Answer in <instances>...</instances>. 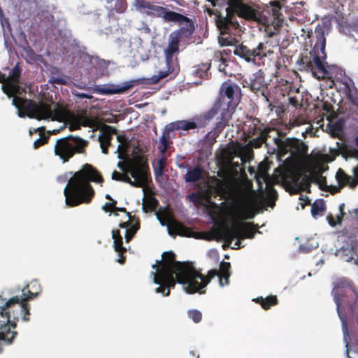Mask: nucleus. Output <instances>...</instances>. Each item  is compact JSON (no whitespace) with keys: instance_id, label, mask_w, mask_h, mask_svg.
Instances as JSON below:
<instances>
[{"instance_id":"obj_1","label":"nucleus","mask_w":358,"mask_h":358,"mask_svg":"<svg viewBox=\"0 0 358 358\" xmlns=\"http://www.w3.org/2000/svg\"><path fill=\"white\" fill-rule=\"evenodd\" d=\"M21 69L17 64L9 73L8 77L0 71L1 89L8 98L13 97L12 104L17 109L18 116L36 119L64 122L70 117L69 110L59 103L52 101L50 104L34 101L17 96L20 94L19 86Z\"/></svg>"},{"instance_id":"obj_2","label":"nucleus","mask_w":358,"mask_h":358,"mask_svg":"<svg viewBox=\"0 0 358 358\" xmlns=\"http://www.w3.org/2000/svg\"><path fill=\"white\" fill-rule=\"evenodd\" d=\"M41 292L36 280L24 286L22 294L11 297L8 300L0 296V352L3 344L10 345L13 342L17 332V322L20 318L24 322L30 320V305L27 301L32 300Z\"/></svg>"},{"instance_id":"obj_3","label":"nucleus","mask_w":358,"mask_h":358,"mask_svg":"<svg viewBox=\"0 0 358 358\" xmlns=\"http://www.w3.org/2000/svg\"><path fill=\"white\" fill-rule=\"evenodd\" d=\"M103 181L101 174L94 167L89 164H84L68 180L64 189L66 205L75 207L83 203H90L95 194L90 182L102 184Z\"/></svg>"},{"instance_id":"obj_4","label":"nucleus","mask_w":358,"mask_h":358,"mask_svg":"<svg viewBox=\"0 0 358 358\" xmlns=\"http://www.w3.org/2000/svg\"><path fill=\"white\" fill-rule=\"evenodd\" d=\"M311 42H314L312 50H305L297 61L299 70L311 73L317 80L331 77V70L336 66L329 65L327 62L326 37L323 27H316Z\"/></svg>"},{"instance_id":"obj_5","label":"nucleus","mask_w":358,"mask_h":358,"mask_svg":"<svg viewBox=\"0 0 358 358\" xmlns=\"http://www.w3.org/2000/svg\"><path fill=\"white\" fill-rule=\"evenodd\" d=\"M162 257L164 260L159 271L158 273L152 272L151 275H153L154 283L159 285L155 292L167 296L176 282L183 285L187 280V275L193 271L190 267L192 263L176 261L175 254L171 251L164 252Z\"/></svg>"},{"instance_id":"obj_6","label":"nucleus","mask_w":358,"mask_h":358,"mask_svg":"<svg viewBox=\"0 0 358 358\" xmlns=\"http://www.w3.org/2000/svg\"><path fill=\"white\" fill-rule=\"evenodd\" d=\"M331 294L336 304V310L342 323L345 337L349 336L348 326L352 322L358 324V295L345 280L337 281Z\"/></svg>"},{"instance_id":"obj_7","label":"nucleus","mask_w":358,"mask_h":358,"mask_svg":"<svg viewBox=\"0 0 358 358\" xmlns=\"http://www.w3.org/2000/svg\"><path fill=\"white\" fill-rule=\"evenodd\" d=\"M241 95L240 87L230 80L224 82L220 87V94L212 107L196 116L204 127H207L211 120L218 114L231 119L236 108L239 103Z\"/></svg>"},{"instance_id":"obj_8","label":"nucleus","mask_w":358,"mask_h":358,"mask_svg":"<svg viewBox=\"0 0 358 358\" xmlns=\"http://www.w3.org/2000/svg\"><path fill=\"white\" fill-rule=\"evenodd\" d=\"M236 215L240 220H250L257 214V196L249 187L238 185L231 192Z\"/></svg>"},{"instance_id":"obj_9","label":"nucleus","mask_w":358,"mask_h":358,"mask_svg":"<svg viewBox=\"0 0 358 358\" xmlns=\"http://www.w3.org/2000/svg\"><path fill=\"white\" fill-rule=\"evenodd\" d=\"M117 166L124 173L121 181L136 187H141L147 182L148 166L142 157H136L127 164L120 162Z\"/></svg>"},{"instance_id":"obj_10","label":"nucleus","mask_w":358,"mask_h":358,"mask_svg":"<svg viewBox=\"0 0 358 358\" xmlns=\"http://www.w3.org/2000/svg\"><path fill=\"white\" fill-rule=\"evenodd\" d=\"M204 128V126L199 120L196 115L188 120H178L169 123V124L166 125L164 129L163 130L162 135L159 138L158 150L162 155L166 153L169 148L170 144L172 143L171 138H173V136L171 135V133L174 131H189L195 129H197L198 131H199L200 129Z\"/></svg>"},{"instance_id":"obj_11","label":"nucleus","mask_w":358,"mask_h":358,"mask_svg":"<svg viewBox=\"0 0 358 358\" xmlns=\"http://www.w3.org/2000/svg\"><path fill=\"white\" fill-rule=\"evenodd\" d=\"M88 141L79 136L69 135L58 139L55 145V154L66 163L76 154H83Z\"/></svg>"},{"instance_id":"obj_12","label":"nucleus","mask_w":358,"mask_h":358,"mask_svg":"<svg viewBox=\"0 0 358 358\" xmlns=\"http://www.w3.org/2000/svg\"><path fill=\"white\" fill-rule=\"evenodd\" d=\"M139 12L145 14L152 18H161L164 22L171 23V21L179 17L178 11H183V9L176 7L173 5H159L155 1L145 0L136 8Z\"/></svg>"},{"instance_id":"obj_13","label":"nucleus","mask_w":358,"mask_h":358,"mask_svg":"<svg viewBox=\"0 0 358 358\" xmlns=\"http://www.w3.org/2000/svg\"><path fill=\"white\" fill-rule=\"evenodd\" d=\"M178 39H176L170 36L168 46L164 50L166 59V69L159 71L158 78L156 81L166 78L167 76L173 74L177 75L179 70V63L178 60V55L179 54V45Z\"/></svg>"},{"instance_id":"obj_14","label":"nucleus","mask_w":358,"mask_h":358,"mask_svg":"<svg viewBox=\"0 0 358 358\" xmlns=\"http://www.w3.org/2000/svg\"><path fill=\"white\" fill-rule=\"evenodd\" d=\"M192 269L189 274L187 275V280L183 283L184 289L188 294H194L199 292L203 294L205 291H201L216 275L219 276V273L215 269L210 270L208 275L205 276L201 273L197 271L192 263L190 266Z\"/></svg>"},{"instance_id":"obj_15","label":"nucleus","mask_w":358,"mask_h":358,"mask_svg":"<svg viewBox=\"0 0 358 358\" xmlns=\"http://www.w3.org/2000/svg\"><path fill=\"white\" fill-rule=\"evenodd\" d=\"M273 51L267 49L264 43H259L256 48H250L243 43L235 45L234 54L247 62L259 65L263 58L272 54Z\"/></svg>"},{"instance_id":"obj_16","label":"nucleus","mask_w":358,"mask_h":358,"mask_svg":"<svg viewBox=\"0 0 358 358\" xmlns=\"http://www.w3.org/2000/svg\"><path fill=\"white\" fill-rule=\"evenodd\" d=\"M182 13H184V10L178 11L177 15L179 16V17L174 19L173 21H171V23L178 24L180 27L177 30L173 31L170 35L171 36L178 39V41L180 42L190 38L193 35L195 29L193 20L183 15Z\"/></svg>"},{"instance_id":"obj_17","label":"nucleus","mask_w":358,"mask_h":358,"mask_svg":"<svg viewBox=\"0 0 358 358\" xmlns=\"http://www.w3.org/2000/svg\"><path fill=\"white\" fill-rule=\"evenodd\" d=\"M278 148L283 152H290L292 155H303L308 152V146L304 142L295 138H287L282 140L278 136L273 138Z\"/></svg>"},{"instance_id":"obj_18","label":"nucleus","mask_w":358,"mask_h":358,"mask_svg":"<svg viewBox=\"0 0 358 358\" xmlns=\"http://www.w3.org/2000/svg\"><path fill=\"white\" fill-rule=\"evenodd\" d=\"M242 85L243 87L249 88L255 94H260L265 98L266 101L269 102L268 95L266 94L268 83L265 81V74L263 71L259 70L248 80L244 79Z\"/></svg>"},{"instance_id":"obj_19","label":"nucleus","mask_w":358,"mask_h":358,"mask_svg":"<svg viewBox=\"0 0 358 358\" xmlns=\"http://www.w3.org/2000/svg\"><path fill=\"white\" fill-rule=\"evenodd\" d=\"M242 1L243 0H228L229 9H233L235 13L240 17L248 20L257 21L260 16L258 10L243 3Z\"/></svg>"},{"instance_id":"obj_20","label":"nucleus","mask_w":358,"mask_h":358,"mask_svg":"<svg viewBox=\"0 0 358 358\" xmlns=\"http://www.w3.org/2000/svg\"><path fill=\"white\" fill-rule=\"evenodd\" d=\"M343 233L348 240L345 239L344 241L346 242V245H343L341 248V251L348 256L346 261L350 262L354 259L356 253L358 245V228L345 229Z\"/></svg>"},{"instance_id":"obj_21","label":"nucleus","mask_w":358,"mask_h":358,"mask_svg":"<svg viewBox=\"0 0 358 358\" xmlns=\"http://www.w3.org/2000/svg\"><path fill=\"white\" fill-rule=\"evenodd\" d=\"M236 14L233 9H229V5L226 8V16L219 17L217 27L220 29L221 34H229L239 27V23L236 20Z\"/></svg>"},{"instance_id":"obj_22","label":"nucleus","mask_w":358,"mask_h":358,"mask_svg":"<svg viewBox=\"0 0 358 358\" xmlns=\"http://www.w3.org/2000/svg\"><path fill=\"white\" fill-rule=\"evenodd\" d=\"M271 132H277L274 129L266 127L260 131L259 135L252 138L245 145L238 144V148L241 152L249 154L252 152L253 148H259L265 143L268 137H270Z\"/></svg>"},{"instance_id":"obj_23","label":"nucleus","mask_w":358,"mask_h":358,"mask_svg":"<svg viewBox=\"0 0 358 358\" xmlns=\"http://www.w3.org/2000/svg\"><path fill=\"white\" fill-rule=\"evenodd\" d=\"M160 222L162 225L166 224L168 232L171 236H176V235H178L185 237L194 236V232L190 228L185 226L183 224L176 220L167 217L166 223L161 220Z\"/></svg>"},{"instance_id":"obj_24","label":"nucleus","mask_w":358,"mask_h":358,"mask_svg":"<svg viewBox=\"0 0 358 358\" xmlns=\"http://www.w3.org/2000/svg\"><path fill=\"white\" fill-rule=\"evenodd\" d=\"M230 119L227 118L224 115H220L217 117V121L215 124V127L208 131L205 137L204 141L210 145H213L216 142L217 138L222 132L224 129L229 125Z\"/></svg>"},{"instance_id":"obj_25","label":"nucleus","mask_w":358,"mask_h":358,"mask_svg":"<svg viewBox=\"0 0 358 358\" xmlns=\"http://www.w3.org/2000/svg\"><path fill=\"white\" fill-rule=\"evenodd\" d=\"M353 176L347 174L344 170L339 169L336 174V179L341 187L349 186L354 189L358 185V165L353 168Z\"/></svg>"},{"instance_id":"obj_26","label":"nucleus","mask_w":358,"mask_h":358,"mask_svg":"<svg viewBox=\"0 0 358 358\" xmlns=\"http://www.w3.org/2000/svg\"><path fill=\"white\" fill-rule=\"evenodd\" d=\"M241 229L238 227H223L220 229V234L222 236V238L225 242H227L229 244L231 243L234 238H236V241L235 242L236 248H242L241 241L245 239L244 238H241L242 236L241 234Z\"/></svg>"},{"instance_id":"obj_27","label":"nucleus","mask_w":358,"mask_h":358,"mask_svg":"<svg viewBox=\"0 0 358 358\" xmlns=\"http://www.w3.org/2000/svg\"><path fill=\"white\" fill-rule=\"evenodd\" d=\"M345 94L349 102V112L358 116V90L354 85L345 84Z\"/></svg>"},{"instance_id":"obj_28","label":"nucleus","mask_w":358,"mask_h":358,"mask_svg":"<svg viewBox=\"0 0 358 358\" xmlns=\"http://www.w3.org/2000/svg\"><path fill=\"white\" fill-rule=\"evenodd\" d=\"M231 227L241 229V234L242 235V236H240L241 238L252 239L257 232H259L258 224H255L253 222H238Z\"/></svg>"},{"instance_id":"obj_29","label":"nucleus","mask_w":358,"mask_h":358,"mask_svg":"<svg viewBox=\"0 0 358 358\" xmlns=\"http://www.w3.org/2000/svg\"><path fill=\"white\" fill-rule=\"evenodd\" d=\"M204 172V169L200 165H196L193 168H189L185 175V180L187 182L200 181L203 178Z\"/></svg>"},{"instance_id":"obj_30","label":"nucleus","mask_w":358,"mask_h":358,"mask_svg":"<svg viewBox=\"0 0 358 358\" xmlns=\"http://www.w3.org/2000/svg\"><path fill=\"white\" fill-rule=\"evenodd\" d=\"M231 264L229 262H222L220 264L219 278L221 286L227 285L229 283Z\"/></svg>"},{"instance_id":"obj_31","label":"nucleus","mask_w":358,"mask_h":358,"mask_svg":"<svg viewBox=\"0 0 358 358\" xmlns=\"http://www.w3.org/2000/svg\"><path fill=\"white\" fill-rule=\"evenodd\" d=\"M114 4L106 7L109 14L113 15L114 13L122 14L124 13L128 8V2L127 0H114Z\"/></svg>"},{"instance_id":"obj_32","label":"nucleus","mask_w":358,"mask_h":358,"mask_svg":"<svg viewBox=\"0 0 358 358\" xmlns=\"http://www.w3.org/2000/svg\"><path fill=\"white\" fill-rule=\"evenodd\" d=\"M211 66V62H207L205 63H201L198 65H195L194 66V70L192 74L195 77H198L199 78H208V71Z\"/></svg>"},{"instance_id":"obj_33","label":"nucleus","mask_w":358,"mask_h":358,"mask_svg":"<svg viewBox=\"0 0 358 358\" xmlns=\"http://www.w3.org/2000/svg\"><path fill=\"white\" fill-rule=\"evenodd\" d=\"M253 301L260 304L264 310H268L271 306H274L278 303V299L275 295H270L266 298L259 296L254 299Z\"/></svg>"},{"instance_id":"obj_34","label":"nucleus","mask_w":358,"mask_h":358,"mask_svg":"<svg viewBox=\"0 0 358 358\" xmlns=\"http://www.w3.org/2000/svg\"><path fill=\"white\" fill-rule=\"evenodd\" d=\"M260 120L257 117L250 118V124L245 131L248 138H252L255 136L259 135L260 131L263 129L259 127Z\"/></svg>"},{"instance_id":"obj_35","label":"nucleus","mask_w":358,"mask_h":358,"mask_svg":"<svg viewBox=\"0 0 358 358\" xmlns=\"http://www.w3.org/2000/svg\"><path fill=\"white\" fill-rule=\"evenodd\" d=\"M337 145L343 156L358 158V149L345 143H337Z\"/></svg>"},{"instance_id":"obj_36","label":"nucleus","mask_w":358,"mask_h":358,"mask_svg":"<svg viewBox=\"0 0 358 358\" xmlns=\"http://www.w3.org/2000/svg\"><path fill=\"white\" fill-rule=\"evenodd\" d=\"M140 83L139 80H131L125 82L122 86L117 85L115 88L110 90V93L112 94H120L125 92L134 86L138 85Z\"/></svg>"},{"instance_id":"obj_37","label":"nucleus","mask_w":358,"mask_h":358,"mask_svg":"<svg viewBox=\"0 0 358 358\" xmlns=\"http://www.w3.org/2000/svg\"><path fill=\"white\" fill-rule=\"evenodd\" d=\"M112 237L113 239V247L116 252H126V248L123 247L122 237L120 230H113Z\"/></svg>"},{"instance_id":"obj_38","label":"nucleus","mask_w":358,"mask_h":358,"mask_svg":"<svg viewBox=\"0 0 358 358\" xmlns=\"http://www.w3.org/2000/svg\"><path fill=\"white\" fill-rule=\"evenodd\" d=\"M158 205V200L154 196L150 195L144 199L142 208L144 212L148 213L155 210Z\"/></svg>"},{"instance_id":"obj_39","label":"nucleus","mask_w":358,"mask_h":358,"mask_svg":"<svg viewBox=\"0 0 358 358\" xmlns=\"http://www.w3.org/2000/svg\"><path fill=\"white\" fill-rule=\"evenodd\" d=\"M112 138V136H109V134H105L102 131L101 134L98 137L101 151L105 155H107L108 153V148L111 145Z\"/></svg>"},{"instance_id":"obj_40","label":"nucleus","mask_w":358,"mask_h":358,"mask_svg":"<svg viewBox=\"0 0 358 358\" xmlns=\"http://www.w3.org/2000/svg\"><path fill=\"white\" fill-rule=\"evenodd\" d=\"M140 229V222L138 219H136L134 224L131 225L127 230L124 235L127 243L132 240L138 230Z\"/></svg>"},{"instance_id":"obj_41","label":"nucleus","mask_w":358,"mask_h":358,"mask_svg":"<svg viewBox=\"0 0 358 358\" xmlns=\"http://www.w3.org/2000/svg\"><path fill=\"white\" fill-rule=\"evenodd\" d=\"M214 59L221 63L219 64L218 69L220 72L224 73L225 75H228V72L226 69L227 60L222 56V51H215L214 53Z\"/></svg>"},{"instance_id":"obj_42","label":"nucleus","mask_w":358,"mask_h":358,"mask_svg":"<svg viewBox=\"0 0 358 358\" xmlns=\"http://www.w3.org/2000/svg\"><path fill=\"white\" fill-rule=\"evenodd\" d=\"M165 166L166 159L164 157L159 159L157 160L156 166L154 168V172L156 176V178L163 174Z\"/></svg>"},{"instance_id":"obj_43","label":"nucleus","mask_w":358,"mask_h":358,"mask_svg":"<svg viewBox=\"0 0 358 358\" xmlns=\"http://www.w3.org/2000/svg\"><path fill=\"white\" fill-rule=\"evenodd\" d=\"M324 210V203L322 200L319 203L315 201L311 206V214L313 217H316L320 213Z\"/></svg>"},{"instance_id":"obj_44","label":"nucleus","mask_w":358,"mask_h":358,"mask_svg":"<svg viewBox=\"0 0 358 358\" xmlns=\"http://www.w3.org/2000/svg\"><path fill=\"white\" fill-rule=\"evenodd\" d=\"M329 131L332 136L340 138L342 136L343 128L340 123H335L330 125Z\"/></svg>"},{"instance_id":"obj_45","label":"nucleus","mask_w":358,"mask_h":358,"mask_svg":"<svg viewBox=\"0 0 358 358\" xmlns=\"http://www.w3.org/2000/svg\"><path fill=\"white\" fill-rule=\"evenodd\" d=\"M187 315L194 323H199L202 320L201 313L196 309L189 310L187 311Z\"/></svg>"},{"instance_id":"obj_46","label":"nucleus","mask_w":358,"mask_h":358,"mask_svg":"<svg viewBox=\"0 0 358 358\" xmlns=\"http://www.w3.org/2000/svg\"><path fill=\"white\" fill-rule=\"evenodd\" d=\"M117 140L118 142H120V144L118 145L117 152H119L121 150L123 149V146H128L129 145V139L128 137L125 134H117Z\"/></svg>"},{"instance_id":"obj_47","label":"nucleus","mask_w":358,"mask_h":358,"mask_svg":"<svg viewBox=\"0 0 358 358\" xmlns=\"http://www.w3.org/2000/svg\"><path fill=\"white\" fill-rule=\"evenodd\" d=\"M313 182H317L319 185L320 188L322 190L326 189V187H327V180H326L325 177H323L320 174H317V175H314L313 176Z\"/></svg>"},{"instance_id":"obj_48","label":"nucleus","mask_w":358,"mask_h":358,"mask_svg":"<svg viewBox=\"0 0 358 358\" xmlns=\"http://www.w3.org/2000/svg\"><path fill=\"white\" fill-rule=\"evenodd\" d=\"M189 199L194 204L199 205L202 202L203 196L201 192H196L189 195Z\"/></svg>"},{"instance_id":"obj_49","label":"nucleus","mask_w":358,"mask_h":358,"mask_svg":"<svg viewBox=\"0 0 358 358\" xmlns=\"http://www.w3.org/2000/svg\"><path fill=\"white\" fill-rule=\"evenodd\" d=\"M273 7L272 8V13H273L274 19L277 20H280V17L282 16V15L280 11V10L281 8L280 3L275 1V2H273Z\"/></svg>"},{"instance_id":"obj_50","label":"nucleus","mask_w":358,"mask_h":358,"mask_svg":"<svg viewBox=\"0 0 358 358\" xmlns=\"http://www.w3.org/2000/svg\"><path fill=\"white\" fill-rule=\"evenodd\" d=\"M49 139V136H46L45 134L41 136L39 138L36 140L34 142V148L35 149H37L40 148L41 146L46 144L48 143V141Z\"/></svg>"},{"instance_id":"obj_51","label":"nucleus","mask_w":358,"mask_h":358,"mask_svg":"<svg viewBox=\"0 0 358 358\" xmlns=\"http://www.w3.org/2000/svg\"><path fill=\"white\" fill-rule=\"evenodd\" d=\"M311 181L313 182V177H309V176H305L301 179V186L303 187V189H305V190H308L309 192V189L310 187V182H311Z\"/></svg>"},{"instance_id":"obj_52","label":"nucleus","mask_w":358,"mask_h":358,"mask_svg":"<svg viewBox=\"0 0 358 358\" xmlns=\"http://www.w3.org/2000/svg\"><path fill=\"white\" fill-rule=\"evenodd\" d=\"M101 131L105 134H109V136H112L113 134L117 136L118 134L117 129L109 125H104Z\"/></svg>"},{"instance_id":"obj_53","label":"nucleus","mask_w":358,"mask_h":358,"mask_svg":"<svg viewBox=\"0 0 358 358\" xmlns=\"http://www.w3.org/2000/svg\"><path fill=\"white\" fill-rule=\"evenodd\" d=\"M116 204H117V201H113V202H106L102 206V210L106 213H108V212L113 213L114 208H115Z\"/></svg>"},{"instance_id":"obj_54","label":"nucleus","mask_w":358,"mask_h":358,"mask_svg":"<svg viewBox=\"0 0 358 358\" xmlns=\"http://www.w3.org/2000/svg\"><path fill=\"white\" fill-rule=\"evenodd\" d=\"M129 220L126 222H123L122 223H120L119 227L122 229H126V230L133 224H134V222L136 221V219H137L134 216H131V218L130 220V217H128Z\"/></svg>"},{"instance_id":"obj_55","label":"nucleus","mask_w":358,"mask_h":358,"mask_svg":"<svg viewBox=\"0 0 358 358\" xmlns=\"http://www.w3.org/2000/svg\"><path fill=\"white\" fill-rule=\"evenodd\" d=\"M138 30L146 34H149L151 33V29L149 25L143 21L141 22L140 26L138 27Z\"/></svg>"},{"instance_id":"obj_56","label":"nucleus","mask_w":358,"mask_h":358,"mask_svg":"<svg viewBox=\"0 0 358 358\" xmlns=\"http://www.w3.org/2000/svg\"><path fill=\"white\" fill-rule=\"evenodd\" d=\"M222 45H233L235 42L238 41L235 38H222L220 41Z\"/></svg>"},{"instance_id":"obj_57","label":"nucleus","mask_w":358,"mask_h":358,"mask_svg":"<svg viewBox=\"0 0 358 358\" xmlns=\"http://www.w3.org/2000/svg\"><path fill=\"white\" fill-rule=\"evenodd\" d=\"M117 211H120V212H124V213H126V215H127V216L128 217H130V219L131 218V213H129V212H127L125 208H119V207H117V206H115V208H114V211H113V213H114L115 215H116V216H117V215H118V214L117 213Z\"/></svg>"},{"instance_id":"obj_58","label":"nucleus","mask_w":358,"mask_h":358,"mask_svg":"<svg viewBox=\"0 0 358 358\" xmlns=\"http://www.w3.org/2000/svg\"><path fill=\"white\" fill-rule=\"evenodd\" d=\"M123 177V173L114 171L112 173V179L117 181H121Z\"/></svg>"},{"instance_id":"obj_59","label":"nucleus","mask_w":358,"mask_h":358,"mask_svg":"<svg viewBox=\"0 0 358 358\" xmlns=\"http://www.w3.org/2000/svg\"><path fill=\"white\" fill-rule=\"evenodd\" d=\"M38 131L40 136H42L45 134V127H41L37 129H33L29 130V133L31 135L34 133Z\"/></svg>"},{"instance_id":"obj_60","label":"nucleus","mask_w":358,"mask_h":358,"mask_svg":"<svg viewBox=\"0 0 358 358\" xmlns=\"http://www.w3.org/2000/svg\"><path fill=\"white\" fill-rule=\"evenodd\" d=\"M350 27L352 31L358 33V17L351 22Z\"/></svg>"},{"instance_id":"obj_61","label":"nucleus","mask_w":358,"mask_h":358,"mask_svg":"<svg viewBox=\"0 0 358 358\" xmlns=\"http://www.w3.org/2000/svg\"><path fill=\"white\" fill-rule=\"evenodd\" d=\"M327 220L328 221V223L331 227H335L337 224V222L336 221V218L332 215H329L327 217Z\"/></svg>"},{"instance_id":"obj_62","label":"nucleus","mask_w":358,"mask_h":358,"mask_svg":"<svg viewBox=\"0 0 358 358\" xmlns=\"http://www.w3.org/2000/svg\"><path fill=\"white\" fill-rule=\"evenodd\" d=\"M289 103L294 107H297L299 105L298 99L296 96H290L288 98Z\"/></svg>"},{"instance_id":"obj_63","label":"nucleus","mask_w":358,"mask_h":358,"mask_svg":"<svg viewBox=\"0 0 358 358\" xmlns=\"http://www.w3.org/2000/svg\"><path fill=\"white\" fill-rule=\"evenodd\" d=\"M118 253V255H119V259L117 260V262L121 264H124L125 262V260H126V257L124 255V254L126 252H122L121 253L120 252H117Z\"/></svg>"},{"instance_id":"obj_64","label":"nucleus","mask_w":358,"mask_h":358,"mask_svg":"<svg viewBox=\"0 0 358 358\" xmlns=\"http://www.w3.org/2000/svg\"><path fill=\"white\" fill-rule=\"evenodd\" d=\"M278 194H277V192L273 189L268 194V197L270 199H275V197H277Z\"/></svg>"}]
</instances>
